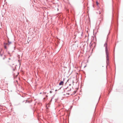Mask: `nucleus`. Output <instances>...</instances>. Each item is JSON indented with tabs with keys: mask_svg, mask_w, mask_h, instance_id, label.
Segmentation results:
<instances>
[{
	"mask_svg": "<svg viewBox=\"0 0 123 123\" xmlns=\"http://www.w3.org/2000/svg\"><path fill=\"white\" fill-rule=\"evenodd\" d=\"M105 51L106 55V63L107 65H108L109 64V53L108 47L106 46L105 47Z\"/></svg>",
	"mask_w": 123,
	"mask_h": 123,
	"instance_id": "1",
	"label": "nucleus"
},
{
	"mask_svg": "<svg viewBox=\"0 0 123 123\" xmlns=\"http://www.w3.org/2000/svg\"><path fill=\"white\" fill-rule=\"evenodd\" d=\"M2 50V49L1 48L0 49V60L1 61L4 60L6 58L5 56L0 54L1 51Z\"/></svg>",
	"mask_w": 123,
	"mask_h": 123,
	"instance_id": "2",
	"label": "nucleus"
},
{
	"mask_svg": "<svg viewBox=\"0 0 123 123\" xmlns=\"http://www.w3.org/2000/svg\"><path fill=\"white\" fill-rule=\"evenodd\" d=\"M64 83L63 81H61L59 83V85H63Z\"/></svg>",
	"mask_w": 123,
	"mask_h": 123,
	"instance_id": "3",
	"label": "nucleus"
},
{
	"mask_svg": "<svg viewBox=\"0 0 123 123\" xmlns=\"http://www.w3.org/2000/svg\"><path fill=\"white\" fill-rule=\"evenodd\" d=\"M107 41L106 40V41L105 42V43L104 45V47L105 46V47L106 46L107 47Z\"/></svg>",
	"mask_w": 123,
	"mask_h": 123,
	"instance_id": "4",
	"label": "nucleus"
},
{
	"mask_svg": "<svg viewBox=\"0 0 123 123\" xmlns=\"http://www.w3.org/2000/svg\"><path fill=\"white\" fill-rule=\"evenodd\" d=\"M103 18L102 16H101V18H99V21H100L101 22L103 20Z\"/></svg>",
	"mask_w": 123,
	"mask_h": 123,
	"instance_id": "5",
	"label": "nucleus"
},
{
	"mask_svg": "<svg viewBox=\"0 0 123 123\" xmlns=\"http://www.w3.org/2000/svg\"><path fill=\"white\" fill-rule=\"evenodd\" d=\"M6 44H4V47L5 48V49H6V48H7L6 46Z\"/></svg>",
	"mask_w": 123,
	"mask_h": 123,
	"instance_id": "6",
	"label": "nucleus"
},
{
	"mask_svg": "<svg viewBox=\"0 0 123 123\" xmlns=\"http://www.w3.org/2000/svg\"><path fill=\"white\" fill-rule=\"evenodd\" d=\"M11 43H9V42H8V43H6V44H7V45H9Z\"/></svg>",
	"mask_w": 123,
	"mask_h": 123,
	"instance_id": "7",
	"label": "nucleus"
},
{
	"mask_svg": "<svg viewBox=\"0 0 123 123\" xmlns=\"http://www.w3.org/2000/svg\"><path fill=\"white\" fill-rule=\"evenodd\" d=\"M76 92V91H74V92L73 93V94H74Z\"/></svg>",
	"mask_w": 123,
	"mask_h": 123,
	"instance_id": "8",
	"label": "nucleus"
},
{
	"mask_svg": "<svg viewBox=\"0 0 123 123\" xmlns=\"http://www.w3.org/2000/svg\"><path fill=\"white\" fill-rule=\"evenodd\" d=\"M71 90V88H70L69 90H68V91H69Z\"/></svg>",
	"mask_w": 123,
	"mask_h": 123,
	"instance_id": "9",
	"label": "nucleus"
},
{
	"mask_svg": "<svg viewBox=\"0 0 123 123\" xmlns=\"http://www.w3.org/2000/svg\"><path fill=\"white\" fill-rule=\"evenodd\" d=\"M52 92V91H50V93H51Z\"/></svg>",
	"mask_w": 123,
	"mask_h": 123,
	"instance_id": "10",
	"label": "nucleus"
},
{
	"mask_svg": "<svg viewBox=\"0 0 123 123\" xmlns=\"http://www.w3.org/2000/svg\"><path fill=\"white\" fill-rule=\"evenodd\" d=\"M96 3L97 5H98V1H97L96 2Z\"/></svg>",
	"mask_w": 123,
	"mask_h": 123,
	"instance_id": "11",
	"label": "nucleus"
},
{
	"mask_svg": "<svg viewBox=\"0 0 123 123\" xmlns=\"http://www.w3.org/2000/svg\"><path fill=\"white\" fill-rule=\"evenodd\" d=\"M83 32H82V33H81V36H82V34H83Z\"/></svg>",
	"mask_w": 123,
	"mask_h": 123,
	"instance_id": "12",
	"label": "nucleus"
},
{
	"mask_svg": "<svg viewBox=\"0 0 123 123\" xmlns=\"http://www.w3.org/2000/svg\"><path fill=\"white\" fill-rule=\"evenodd\" d=\"M68 88V86L66 88V89H67V88Z\"/></svg>",
	"mask_w": 123,
	"mask_h": 123,
	"instance_id": "13",
	"label": "nucleus"
},
{
	"mask_svg": "<svg viewBox=\"0 0 123 123\" xmlns=\"http://www.w3.org/2000/svg\"><path fill=\"white\" fill-rule=\"evenodd\" d=\"M46 108H47V109H48V107H47H47H46Z\"/></svg>",
	"mask_w": 123,
	"mask_h": 123,
	"instance_id": "14",
	"label": "nucleus"
},
{
	"mask_svg": "<svg viewBox=\"0 0 123 123\" xmlns=\"http://www.w3.org/2000/svg\"><path fill=\"white\" fill-rule=\"evenodd\" d=\"M57 91V89H56V90H55V91Z\"/></svg>",
	"mask_w": 123,
	"mask_h": 123,
	"instance_id": "15",
	"label": "nucleus"
},
{
	"mask_svg": "<svg viewBox=\"0 0 123 123\" xmlns=\"http://www.w3.org/2000/svg\"><path fill=\"white\" fill-rule=\"evenodd\" d=\"M99 14H100L101 13V12H100V11H99Z\"/></svg>",
	"mask_w": 123,
	"mask_h": 123,
	"instance_id": "16",
	"label": "nucleus"
},
{
	"mask_svg": "<svg viewBox=\"0 0 123 123\" xmlns=\"http://www.w3.org/2000/svg\"><path fill=\"white\" fill-rule=\"evenodd\" d=\"M61 87H61L59 88V90H59L60 89H61Z\"/></svg>",
	"mask_w": 123,
	"mask_h": 123,
	"instance_id": "17",
	"label": "nucleus"
},
{
	"mask_svg": "<svg viewBox=\"0 0 123 123\" xmlns=\"http://www.w3.org/2000/svg\"><path fill=\"white\" fill-rule=\"evenodd\" d=\"M47 52L48 53V51H47Z\"/></svg>",
	"mask_w": 123,
	"mask_h": 123,
	"instance_id": "18",
	"label": "nucleus"
},
{
	"mask_svg": "<svg viewBox=\"0 0 123 123\" xmlns=\"http://www.w3.org/2000/svg\"><path fill=\"white\" fill-rule=\"evenodd\" d=\"M74 81H73V83H74Z\"/></svg>",
	"mask_w": 123,
	"mask_h": 123,
	"instance_id": "19",
	"label": "nucleus"
},
{
	"mask_svg": "<svg viewBox=\"0 0 123 123\" xmlns=\"http://www.w3.org/2000/svg\"><path fill=\"white\" fill-rule=\"evenodd\" d=\"M64 80V78L63 80Z\"/></svg>",
	"mask_w": 123,
	"mask_h": 123,
	"instance_id": "20",
	"label": "nucleus"
},
{
	"mask_svg": "<svg viewBox=\"0 0 123 123\" xmlns=\"http://www.w3.org/2000/svg\"><path fill=\"white\" fill-rule=\"evenodd\" d=\"M69 85H71V84H69Z\"/></svg>",
	"mask_w": 123,
	"mask_h": 123,
	"instance_id": "21",
	"label": "nucleus"
},
{
	"mask_svg": "<svg viewBox=\"0 0 123 123\" xmlns=\"http://www.w3.org/2000/svg\"><path fill=\"white\" fill-rule=\"evenodd\" d=\"M47 97V95L46 96Z\"/></svg>",
	"mask_w": 123,
	"mask_h": 123,
	"instance_id": "22",
	"label": "nucleus"
}]
</instances>
